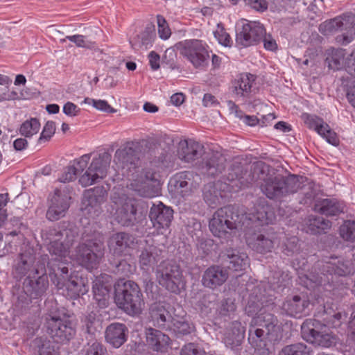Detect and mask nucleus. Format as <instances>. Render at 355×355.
<instances>
[{"mask_svg": "<svg viewBox=\"0 0 355 355\" xmlns=\"http://www.w3.org/2000/svg\"><path fill=\"white\" fill-rule=\"evenodd\" d=\"M111 277L106 274L96 276L93 282L94 299L99 308L107 307L109 304L110 293L112 288Z\"/></svg>", "mask_w": 355, "mask_h": 355, "instance_id": "5701e85b", "label": "nucleus"}, {"mask_svg": "<svg viewBox=\"0 0 355 355\" xmlns=\"http://www.w3.org/2000/svg\"><path fill=\"white\" fill-rule=\"evenodd\" d=\"M81 329L92 338L101 327V321L96 313L91 311L84 315L81 318Z\"/></svg>", "mask_w": 355, "mask_h": 355, "instance_id": "a19ab883", "label": "nucleus"}, {"mask_svg": "<svg viewBox=\"0 0 355 355\" xmlns=\"http://www.w3.org/2000/svg\"><path fill=\"white\" fill-rule=\"evenodd\" d=\"M40 128V123L36 118H31L23 122L19 128V133L26 138H31Z\"/></svg>", "mask_w": 355, "mask_h": 355, "instance_id": "c03bdc74", "label": "nucleus"}, {"mask_svg": "<svg viewBox=\"0 0 355 355\" xmlns=\"http://www.w3.org/2000/svg\"><path fill=\"white\" fill-rule=\"evenodd\" d=\"M135 270V267L125 259H121L116 265L115 272L121 276L128 277Z\"/></svg>", "mask_w": 355, "mask_h": 355, "instance_id": "13d9d810", "label": "nucleus"}, {"mask_svg": "<svg viewBox=\"0 0 355 355\" xmlns=\"http://www.w3.org/2000/svg\"><path fill=\"white\" fill-rule=\"evenodd\" d=\"M44 325L47 333L57 343H67L76 334L73 322L67 317L57 314H48L45 316Z\"/></svg>", "mask_w": 355, "mask_h": 355, "instance_id": "9b49d317", "label": "nucleus"}, {"mask_svg": "<svg viewBox=\"0 0 355 355\" xmlns=\"http://www.w3.org/2000/svg\"><path fill=\"white\" fill-rule=\"evenodd\" d=\"M84 355H106L107 349L95 338H91L87 345L83 349Z\"/></svg>", "mask_w": 355, "mask_h": 355, "instance_id": "49530a36", "label": "nucleus"}, {"mask_svg": "<svg viewBox=\"0 0 355 355\" xmlns=\"http://www.w3.org/2000/svg\"><path fill=\"white\" fill-rule=\"evenodd\" d=\"M55 132V123L52 121H49L44 125L43 130L38 139L39 143L49 141Z\"/></svg>", "mask_w": 355, "mask_h": 355, "instance_id": "bf43d9fd", "label": "nucleus"}, {"mask_svg": "<svg viewBox=\"0 0 355 355\" xmlns=\"http://www.w3.org/2000/svg\"><path fill=\"white\" fill-rule=\"evenodd\" d=\"M331 227L330 220L324 219L322 217H315L310 220L309 229L314 234H325Z\"/></svg>", "mask_w": 355, "mask_h": 355, "instance_id": "de8ad7c7", "label": "nucleus"}, {"mask_svg": "<svg viewBox=\"0 0 355 355\" xmlns=\"http://www.w3.org/2000/svg\"><path fill=\"white\" fill-rule=\"evenodd\" d=\"M128 329L125 324L113 322L109 324L105 331V338L107 343L114 348L122 346L127 340Z\"/></svg>", "mask_w": 355, "mask_h": 355, "instance_id": "cd10ccee", "label": "nucleus"}, {"mask_svg": "<svg viewBox=\"0 0 355 355\" xmlns=\"http://www.w3.org/2000/svg\"><path fill=\"white\" fill-rule=\"evenodd\" d=\"M41 236L50 254L55 256V258L49 260L50 261L56 259L67 261L66 258L69 256L70 249L78 236V232L74 228L57 225L43 230Z\"/></svg>", "mask_w": 355, "mask_h": 355, "instance_id": "7ed1b4c3", "label": "nucleus"}, {"mask_svg": "<svg viewBox=\"0 0 355 355\" xmlns=\"http://www.w3.org/2000/svg\"><path fill=\"white\" fill-rule=\"evenodd\" d=\"M345 51L341 49H334L332 51L326 61L328 63L329 69L333 70H340L343 67L345 68Z\"/></svg>", "mask_w": 355, "mask_h": 355, "instance_id": "79ce46f5", "label": "nucleus"}, {"mask_svg": "<svg viewBox=\"0 0 355 355\" xmlns=\"http://www.w3.org/2000/svg\"><path fill=\"white\" fill-rule=\"evenodd\" d=\"M226 158L218 152L205 153L198 168L202 173L210 177L221 174L226 168Z\"/></svg>", "mask_w": 355, "mask_h": 355, "instance_id": "aec40b11", "label": "nucleus"}, {"mask_svg": "<svg viewBox=\"0 0 355 355\" xmlns=\"http://www.w3.org/2000/svg\"><path fill=\"white\" fill-rule=\"evenodd\" d=\"M71 263L58 259L48 263L49 276L58 289H65V295L70 299L76 300L86 294L89 285L85 280L69 274V267Z\"/></svg>", "mask_w": 355, "mask_h": 355, "instance_id": "f03ea898", "label": "nucleus"}, {"mask_svg": "<svg viewBox=\"0 0 355 355\" xmlns=\"http://www.w3.org/2000/svg\"><path fill=\"white\" fill-rule=\"evenodd\" d=\"M345 17V15L338 16L324 21L319 26L320 32L326 35L338 30L343 26Z\"/></svg>", "mask_w": 355, "mask_h": 355, "instance_id": "37998d69", "label": "nucleus"}, {"mask_svg": "<svg viewBox=\"0 0 355 355\" xmlns=\"http://www.w3.org/2000/svg\"><path fill=\"white\" fill-rule=\"evenodd\" d=\"M49 288V279L46 270L39 275L26 277L23 282V292L17 297V306L23 308L28 305L33 299L44 296Z\"/></svg>", "mask_w": 355, "mask_h": 355, "instance_id": "9d476101", "label": "nucleus"}, {"mask_svg": "<svg viewBox=\"0 0 355 355\" xmlns=\"http://www.w3.org/2000/svg\"><path fill=\"white\" fill-rule=\"evenodd\" d=\"M103 255V243L97 240H88L79 244L76 249L77 261L88 270L96 268Z\"/></svg>", "mask_w": 355, "mask_h": 355, "instance_id": "f8f14e48", "label": "nucleus"}, {"mask_svg": "<svg viewBox=\"0 0 355 355\" xmlns=\"http://www.w3.org/2000/svg\"><path fill=\"white\" fill-rule=\"evenodd\" d=\"M227 267L232 271H242L249 266L250 259L245 252L237 248H229L225 252Z\"/></svg>", "mask_w": 355, "mask_h": 355, "instance_id": "7c9ffc66", "label": "nucleus"}, {"mask_svg": "<svg viewBox=\"0 0 355 355\" xmlns=\"http://www.w3.org/2000/svg\"><path fill=\"white\" fill-rule=\"evenodd\" d=\"M322 270L331 275L340 277L348 275L352 272L349 261L338 258H331V261L322 266Z\"/></svg>", "mask_w": 355, "mask_h": 355, "instance_id": "e433bc0d", "label": "nucleus"}, {"mask_svg": "<svg viewBox=\"0 0 355 355\" xmlns=\"http://www.w3.org/2000/svg\"><path fill=\"white\" fill-rule=\"evenodd\" d=\"M202 315L207 316L215 308V297L213 295H204L198 304Z\"/></svg>", "mask_w": 355, "mask_h": 355, "instance_id": "8fccbe9b", "label": "nucleus"}, {"mask_svg": "<svg viewBox=\"0 0 355 355\" xmlns=\"http://www.w3.org/2000/svg\"><path fill=\"white\" fill-rule=\"evenodd\" d=\"M180 355H206V352L198 345L190 343L182 347Z\"/></svg>", "mask_w": 355, "mask_h": 355, "instance_id": "052dcab7", "label": "nucleus"}, {"mask_svg": "<svg viewBox=\"0 0 355 355\" xmlns=\"http://www.w3.org/2000/svg\"><path fill=\"white\" fill-rule=\"evenodd\" d=\"M238 218L239 214L234 206L219 208L209 220V230L214 236L228 241L236 234Z\"/></svg>", "mask_w": 355, "mask_h": 355, "instance_id": "423d86ee", "label": "nucleus"}, {"mask_svg": "<svg viewBox=\"0 0 355 355\" xmlns=\"http://www.w3.org/2000/svg\"><path fill=\"white\" fill-rule=\"evenodd\" d=\"M306 281L304 286L307 288H313L318 286H320L324 283V273L319 274L311 272L305 275Z\"/></svg>", "mask_w": 355, "mask_h": 355, "instance_id": "6e6d98bb", "label": "nucleus"}, {"mask_svg": "<svg viewBox=\"0 0 355 355\" xmlns=\"http://www.w3.org/2000/svg\"><path fill=\"white\" fill-rule=\"evenodd\" d=\"M115 220L123 227H132L139 222L137 207L131 200H126L116 209Z\"/></svg>", "mask_w": 355, "mask_h": 355, "instance_id": "2f4dec72", "label": "nucleus"}, {"mask_svg": "<svg viewBox=\"0 0 355 355\" xmlns=\"http://www.w3.org/2000/svg\"><path fill=\"white\" fill-rule=\"evenodd\" d=\"M153 227L157 230L168 228L173 218V210L162 202L153 205L149 212Z\"/></svg>", "mask_w": 355, "mask_h": 355, "instance_id": "b1692460", "label": "nucleus"}, {"mask_svg": "<svg viewBox=\"0 0 355 355\" xmlns=\"http://www.w3.org/2000/svg\"><path fill=\"white\" fill-rule=\"evenodd\" d=\"M343 202L336 198L318 199L314 205L315 211L327 216H338L344 212Z\"/></svg>", "mask_w": 355, "mask_h": 355, "instance_id": "72a5a7b5", "label": "nucleus"}, {"mask_svg": "<svg viewBox=\"0 0 355 355\" xmlns=\"http://www.w3.org/2000/svg\"><path fill=\"white\" fill-rule=\"evenodd\" d=\"M153 37L154 33L148 30L143 31L139 35H138V38L141 42V45L145 46L146 49H148L152 46Z\"/></svg>", "mask_w": 355, "mask_h": 355, "instance_id": "69168bd1", "label": "nucleus"}, {"mask_svg": "<svg viewBox=\"0 0 355 355\" xmlns=\"http://www.w3.org/2000/svg\"><path fill=\"white\" fill-rule=\"evenodd\" d=\"M257 77L250 73L239 74L232 82L231 91L236 98H248Z\"/></svg>", "mask_w": 355, "mask_h": 355, "instance_id": "bb28decb", "label": "nucleus"}, {"mask_svg": "<svg viewBox=\"0 0 355 355\" xmlns=\"http://www.w3.org/2000/svg\"><path fill=\"white\" fill-rule=\"evenodd\" d=\"M193 173L191 171H181L175 174L169 180V186L173 191L182 197L189 195L193 187Z\"/></svg>", "mask_w": 355, "mask_h": 355, "instance_id": "c85d7f7f", "label": "nucleus"}, {"mask_svg": "<svg viewBox=\"0 0 355 355\" xmlns=\"http://www.w3.org/2000/svg\"><path fill=\"white\" fill-rule=\"evenodd\" d=\"M303 119L309 129L314 130L329 144L335 146L338 145L339 139L336 133L331 129L328 123L324 121L323 119L309 114H304Z\"/></svg>", "mask_w": 355, "mask_h": 355, "instance_id": "412c9836", "label": "nucleus"}, {"mask_svg": "<svg viewBox=\"0 0 355 355\" xmlns=\"http://www.w3.org/2000/svg\"><path fill=\"white\" fill-rule=\"evenodd\" d=\"M275 234L266 231L249 230L245 234L248 246L260 254L270 252L274 248Z\"/></svg>", "mask_w": 355, "mask_h": 355, "instance_id": "dca6fc26", "label": "nucleus"}, {"mask_svg": "<svg viewBox=\"0 0 355 355\" xmlns=\"http://www.w3.org/2000/svg\"><path fill=\"white\" fill-rule=\"evenodd\" d=\"M261 42H263V47L267 51H275L277 49L276 40L270 34H267L266 31Z\"/></svg>", "mask_w": 355, "mask_h": 355, "instance_id": "338daca9", "label": "nucleus"}, {"mask_svg": "<svg viewBox=\"0 0 355 355\" xmlns=\"http://www.w3.org/2000/svg\"><path fill=\"white\" fill-rule=\"evenodd\" d=\"M181 53L196 69H202L208 66L210 57L208 46L202 40H185Z\"/></svg>", "mask_w": 355, "mask_h": 355, "instance_id": "ddd939ff", "label": "nucleus"}, {"mask_svg": "<svg viewBox=\"0 0 355 355\" xmlns=\"http://www.w3.org/2000/svg\"><path fill=\"white\" fill-rule=\"evenodd\" d=\"M299 239L296 236H291L286 239L283 246L282 252L287 256H293L300 252Z\"/></svg>", "mask_w": 355, "mask_h": 355, "instance_id": "5fc2aeb1", "label": "nucleus"}, {"mask_svg": "<svg viewBox=\"0 0 355 355\" xmlns=\"http://www.w3.org/2000/svg\"><path fill=\"white\" fill-rule=\"evenodd\" d=\"M146 334V343L151 349L161 353L167 351L171 341L168 335L151 327L147 329Z\"/></svg>", "mask_w": 355, "mask_h": 355, "instance_id": "473e14b6", "label": "nucleus"}, {"mask_svg": "<svg viewBox=\"0 0 355 355\" xmlns=\"http://www.w3.org/2000/svg\"><path fill=\"white\" fill-rule=\"evenodd\" d=\"M279 355H311V350L306 345L296 343L284 346L279 352Z\"/></svg>", "mask_w": 355, "mask_h": 355, "instance_id": "a18cd8bd", "label": "nucleus"}, {"mask_svg": "<svg viewBox=\"0 0 355 355\" xmlns=\"http://www.w3.org/2000/svg\"><path fill=\"white\" fill-rule=\"evenodd\" d=\"M111 155L104 152L92 159L85 173L80 177L79 181L84 186L92 185L98 180L103 179L106 175L111 162Z\"/></svg>", "mask_w": 355, "mask_h": 355, "instance_id": "4468645a", "label": "nucleus"}, {"mask_svg": "<svg viewBox=\"0 0 355 355\" xmlns=\"http://www.w3.org/2000/svg\"><path fill=\"white\" fill-rule=\"evenodd\" d=\"M77 169L73 166H67L62 175L59 178L58 180L60 182H69L76 178Z\"/></svg>", "mask_w": 355, "mask_h": 355, "instance_id": "e2e57ef3", "label": "nucleus"}, {"mask_svg": "<svg viewBox=\"0 0 355 355\" xmlns=\"http://www.w3.org/2000/svg\"><path fill=\"white\" fill-rule=\"evenodd\" d=\"M236 309L235 300L232 298H226L220 302L218 311L220 316L230 317L232 314H234Z\"/></svg>", "mask_w": 355, "mask_h": 355, "instance_id": "3c124183", "label": "nucleus"}, {"mask_svg": "<svg viewBox=\"0 0 355 355\" xmlns=\"http://www.w3.org/2000/svg\"><path fill=\"white\" fill-rule=\"evenodd\" d=\"M253 217L254 220L259 221L262 225L272 223L275 219L271 207L266 201L260 202L255 205Z\"/></svg>", "mask_w": 355, "mask_h": 355, "instance_id": "58836bf2", "label": "nucleus"}, {"mask_svg": "<svg viewBox=\"0 0 355 355\" xmlns=\"http://www.w3.org/2000/svg\"><path fill=\"white\" fill-rule=\"evenodd\" d=\"M228 278L225 269L219 266H211L205 272L202 278L204 286L211 289L223 285Z\"/></svg>", "mask_w": 355, "mask_h": 355, "instance_id": "c756f323", "label": "nucleus"}, {"mask_svg": "<svg viewBox=\"0 0 355 355\" xmlns=\"http://www.w3.org/2000/svg\"><path fill=\"white\" fill-rule=\"evenodd\" d=\"M243 1L245 6L260 12L266 11L268 7L266 0H243Z\"/></svg>", "mask_w": 355, "mask_h": 355, "instance_id": "680f3d73", "label": "nucleus"}, {"mask_svg": "<svg viewBox=\"0 0 355 355\" xmlns=\"http://www.w3.org/2000/svg\"><path fill=\"white\" fill-rule=\"evenodd\" d=\"M156 277L159 285L175 294H180L185 286L180 266L172 261H164L159 265Z\"/></svg>", "mask_w": 355, "mask_h": 355, "instance_id": "6e6552de", "label": "nucleus"}, {"mask_svg": "<svg viewBox=\"0 0 355 355\" xmlns=\"http://www.w3.org/2000/svg\"><path fill=\"white\" fill-rule=\"evenodd\" d=\"M115 303L119 308L131 316L141 313L144 301L138 284L128 280L115 288Z\"/></svg>", "mask_w": 355, "mask_h": 355, "instance_id": "39448f33", "label": "nucleus"}, {"mask_svg": "<svg viewBox=\"0 0 355 355\" xmlns=\"http://www.w3.org/2000/svg\"><path fill=\"white\" fill-rule=\"evenodd\" d=\"M65 40H68L73 43L78 47L82 48H89L91 46V43L85 40V36L83 35H67L66 36Z\"/></svg>", "mask_w": 355, "mask_h": 355, "instance_id": "0e129e2a", "label": "nucleus"}, {"mask_svg": "<svg viewBox=\"0 0 355 355\" xmlns=\"http://www.w3.org/2000/svg\"><path fill=\"white\" fill-rule=\"evenodd\" d=\"M51 262L48 254H40L37 249L29 244L21 247L12 264V275L17 279L39 275L45 271L46 265Z\"/></svg>", "mask_w": 355, "mask_h": 355, "instance_id": "20e7f679", "label": "nucleus"}, {"mask_svg": "<svg viewBox=\"0 0 355 355\" xmlns=\"http://www.w3.org/2000/svg\"><path fill=\"white\" fill-rule=\"evenodd\" d=\"M259 327H251L248 332V341L254 347H261V343L266 338L270 340L277 339V332L279 330L278 320L271 313H265L256 319Z\"/></svg>", "mask_w": 355, "mask_h": 355, "instance_id": "1a4fd4ad", "label": "nucleus"}, {"mask_svg": "<svg viewBox=\"0 0 355 355\" xmlns=\"http://www.w3.org/2000/svg\"><path fill=\"white\" fill-rule=\"evenodd\" d=\"M71 197L60 189H55L50 199L49 205L46 214L49 220L56 221L65 216L70 206Z\"/></svg>", "mask_w": 355, "mask_h": 355, "instance_id": "6ab92c4d", "label": "nucleus"}, {"mask_svg": "<svg viewBox=\"0 0 355 355\" xmlns=\"http://www.w3.org/2000/svg\"><path fill=\"white\" fill-rule=\"evenodd\" d=\"M355 38V23L352 25L350 33H343L336 37V41L342 45L349 44Z\"/></svg>", "mask_w": 355, "mask_h": 355, "instance_id": "774afa93", "label": "nucleus"}, {"mask_svg": "<svg viewBox=\"0 0 355 355\" xmlns=\"http://www.w3.org/2000/svg\"><path fill=\"white\" fill-rule=\"evenodd\" d=\"M218 184L209 183L205 185L202 193L205 202L211 208L216 207L225 196L219 191Z\"/></svg>", "mask_w": 355, "mask_h": 355, "instance_id": "4c0bfd02", "label": "nucleus"}, {"mask_svg": "<svg viewBox=\"0 0 355 355\" xmlns=\"http://www.w3.org/2000/svg\"><path fill=\"white\" fill-rule=\"evenodd\" d=\"M300 183L295 175L284 176L278 174L264 178L260 187L267 198L272 200H279L296 193L300 188Z\"/></svg>", "mask_w": 355, "mask_h": 355, "instance_id": "0eeeda50", "label": "nucleus"}, {"mask_svg": "<svg viewBox=\"0 0 355 355\" xmlns=\"http://www.w3.org/2000/svg\"><path fill=\"white\" fill-rule=\"evenodd\" d=\"M245 328L241 322L237 320L233 321L228 329L225 338V343L232 346H238L245 337Z\"/></svg>", "mask_w": 355, "mask_h": 355, "instance_id": "ea45409f", "label": "nucleus"}, {"mask_svg": "<svg viewBox=\"0 0 355 355\" xmlns=\"http://www.w3.org/2000/svg\"><path fill=\"white\" fill-rule=\"evenodd\" d=\"M313 318L306 319L301 326L302 338L308 343L329 347L334 343L328 327H338L346 320L347 313L339 309L331 298L318 297L311 304Z\"/></svg>", "mask_w": 355, "mask_h": 355, "instance_id": "f257e3e1", "label": "nucleus"}, {"mask_svg": "<svg viewBox=\"0 0 355 355\" xmlns=\"http://www.w3.org/2000/svg\"><path fill=\"white\" fill-rule=\"evenodd\" d=\"M340 235L346 240L355 241V221H347L340 227Z\"/></svg>", "mask_w": 355, "mask_h": 355, "instance_id": "603ef678", "label": "nucleus"}, {"mask_svg": "<svg viewBox=\"0 0 355 355\" xmlns=\"http://www.w3.org/2000/svg\"><path fill=\"white\" fill-rule=\"evenodd\" d=\"M137 243V241L135 236L125 232L114 233L110 236L107 241L110 252L114 257L129 254Z\"/></svg>", "mask_w": 355, "mask_h": 355, "instance_id": "a211bd4d", "label": "nucleus"}, {"mask_svg": "<svg viewBox=\"0 0 355 355\" xmlns=\"http://www.w3.org/2000/svg\"><path fill=\"white\" fill-rule=\"evenodd\" d=\"M169 304L164 302H155L149 309V320L153 325L162 330L171 329L173 317L169 311Z\"/></svg>", "mask_w": 355, "mask_h": 355, "instance_id": "4be33fe9", "label": "nucleus"}, {"mask_svg": "<svg viewBox=\"0 0 355 355\" xmlns=\"http://www.w3.org/2000/svg\"><path fill=\"white\" fill-rule=\"evenodd\" d=\"M162 250L154 245L143 249L139 256V263L141 270L153 268L160 260Z\"/></svg>", "mask_w": 355, "mask_h": 355, "instance_id": "c9c22d12", "label": "nucleus"}, {"mask_svg": "<svg viewBox=\"0 0 355 355\" xmlns=\"http://www.w3.org/2000/svg\"><path fill=\"white\" fill-rule=\"evenodd\" d=\"M310 305L309 300L295 295L291 299L286 300L283 303L282 308L288 315L302 318L309 314Z\"/></svg>", "mask_w": 355, "mask_h": 355, "instance_id": "a878e982", "label": "nucleus"}, {"mask_svg": "<svg viewBox=\"0 0 355 355\" xmlns=\"http://www.w3.org/2000/svg\"><path fill=\"white\" fill-rule=\"evenodd\" d=\"M204 147L200 143L193 140H183L179 143L178 157L182 161L192 163L198 158L204 156Z\"/></svg>", "mask_w": 355, "mask_h": 355, "instance_id": "393cba45", "label": "nucleus"}, {"mask_svg": "<svg viewBox=\"0 0 355 355\" xmlns=\"http://www.w3.org/2000/svg\"><path fill=\"white\" fill-rule=\"evenodd\" d=\"M214 35L218 43L222 46L225 47L232 46L233 42L231 37L223 26L218 25V28L214 32Z\"/></svg>", "mask_w": 355, "mask_h": 355, "instance_id": "4d7b16f0", "label": "nucleus"}, {"mask_svg": "<svg viewBox=\"0 0 355 355\" xmlns=\"http://www.w3.org/2000/svg\"><path fill=\"white\" fill-rule=\"evenodd\" d=\"M107 196V192L103 186L85 190L83 199V205L85 207L82 209L89 217H98L102 211L101 204L105 201Z\"/></svg>", "mask_w": 355, "mask_h": 355, "instance_id": "2eb2a0df", "label": "nucleus"}, {"mask_svg": "<svg viewBox=\"0 0 355 355\" xmlns=\"http://www.w3.org/2000/svg\"><path fill=\"white\" fill-rule=\"evenodd\" d=\"M128 145L123 148L117 149L114 154V162L121 165L122 168L129 169L135 168L139 160L137 151L132 146Z\"/></svg>", "mask_w": 355, "mask_h": 355, "instance_id": "f704fd0d", "label": "nucleus"}, {"mask_svg": "<svg viewBox=\"0 0 355 355\" xmlns=\"http://www.w3.org/2000/svg\"><path fill=\"white\" fill-rule=\"evenodd\" d=\"M264 33L265 28L260 23L253 21L244 24L241 30L236 33V45L241 48L257 45L261 42Z\"/></svg>", "mask_w": 355, "mask_h": 355, "instance_id": "f3484780", "label": "nucleus"}, {"mask_svg": "<svg viewBox=\"0 0 355 355\" xmlns=\"http://www.w3.org/2000/svg\"><path fill=\"white\" fill-rule=\"evenodd\" d=\"M173 330L177 334L188 335L192 331V327L189 322L184 320L172 318L171 320V329Z\"/></svg>", "mask_w": 355, "mask_h": 355, "instance_id": "09e8293b", "label": "nucleus"}, {"mask_svg": "<svg viewBox=\"0 0 355 355\" xmlns=\"http://www.w3.org/2000/svg\"><path fill=\"white\" fill-rule=\"evenodd\" d=\"M159 37L162 40H167L171 35V31L165 17L161 15L156 16Z\"/></svg>", "mask_w": 355, "mask_h": 355, "instance_id": "864d4df0", "label": "nucleus"}]
</instances>
